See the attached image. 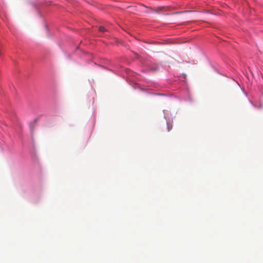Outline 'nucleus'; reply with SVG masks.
Here are the masks:
<instances>
[{
    "label": "nucleus",
    "mask_w": 263,
    "mask_h": 263,
    "mask_svg": "<svg viewBox=\"0 0 263 263\" xmlns=\"http://www.w3.org/2000/svg\"><path fill=\"white\" fill-rule=\"evenodd\" d=\"M167 128H168V131H170V127H169V126H167Z\"/></svg>",
    "instance_id": "3"
},
{
    "label": "nucleus",
    "mask_w": 263,
    "mask_h": 263,
    "mask_svg": "<svg viewBox=\"0 0 263 263\" xmlns=\"http://www.w3.org/2000/svg\"><path fill=\"white\" fill-rule=\"evenodd\" d=\"M99 30L100 31L103 32L107 31V30L103 26H100L99 28Z\"/></svg>",
    "instance_id": "1"
},
{
    "label": "nucleus",
    "mask_w": 263,
    "mask_h": 263,
    "mask_svg": "<svg viewBox=\"0 0 263 263\" xmlns=\"http://www.w3.org/2000/svg\"><path fill=\"white\" fill-rule=\"evenodd\" d=\"M184 12H192V11H184Z\"/></svg>",
    "instance_id": "4"
},
{
    "label": "nucleus",
    "mask_w": 263,
    "mask_h": 263,
    "mask_svg": "<svg viewBox=\"0 0 263 263\" xmlns=\"http://www.w3.org/2000/svg\"><path fill=\"white\" fill-rule=\"evenodd\" d=\"M162 8H159L157 10L155 11V12L159 13V11L161 10Z\"/></svg>",
    "instance_id": "2"
}]
</instances>
